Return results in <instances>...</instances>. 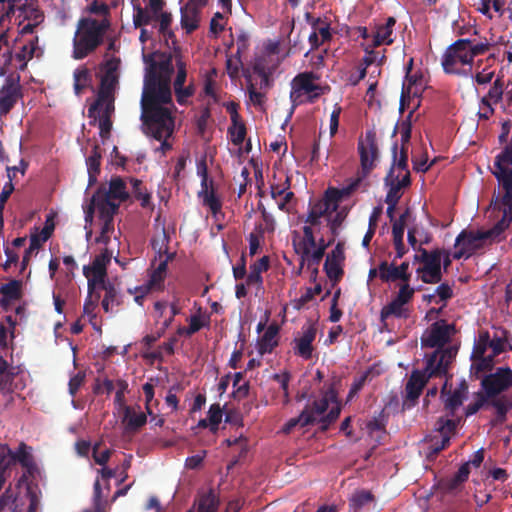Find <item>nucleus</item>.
<instances>
[{"mask_svg": "<svg viewBox=\"0 0 512 512\" xmlns=\"http://www.w3.org/2000/svg\"><path fill=\"white\" fill-rule=\"evenodd\" d=\"M144 61L148 66L141 97V118L152 137L162 140L169 138L174 129L172 112L163 106L172 105L173 56L171 53L157 51L144 56Z\"/></svg>", "mask_w": 512, "mask_h": 512, "instance_id": "f257e3e1", "label": "nucleus"}, {"mask_svg": "<svg viewBox=\"0 0 512 512\" xmlns=\"http://www.w3.org/2000/svg\"><path fill=\"white\" fill-rule=\"evenodd\" d=\"M493 212H502V217L494 226L486 231H466L463 230L455 240V246L460 248L454 252L453 258L459 260L463 257L468 258L477 250L483 247L484 241L499 242L503 239L504 232L512 225V198L510 201H504L503 194L493 195L489 205Z\"/></svg>", "mask_w": 512, "mask_h": 512, "instance_id": "f03ea898", "label": "nucleus"}, {"mask_svg": "<svg viewBox=\"0 0 512 512\" xmlns=\"http://www.w3.org/2000/svg\"><path fill=\"white\" fill-rule=\"evenodd\" d=\"M110 20H97L92 17H81L77 22L73 38L72 57L82 60L93 53L104 41V36L110 28Z\"/></svg>", "mask_w": 512, "mask_h": 512, "instance_id": "7ed1b4c3", "label": "nucleus"}, {"mask_svg": "<svg viewBox=\"0 0 512 512\" xmlns=\"http://www.w3.org/2000/svg\"><path fill=\"white\" fill-rule=\"evenodd\" d=\"M440 351L431 353L426 359V365L423 370H413L405 386L406 398L415 401L419 398L423 388L428 380L433 377H442L447 375V363L455 354L453 349L444 351L441 359L436 363V356Z\"/></svg>", "mask_w": 512, "mask_h": 512, "instance_id": "20e7f679", "label": "nucleus"}, {"mask_svg": "<svg viewBox=\"0 0 512 512\" xmlns=\"http://www.w3.org/2000/svg\"><path fill=\"white\" fill-rule=\"evenodd\" d=\"M37 505V494L29 486L26 474L10 484L0 497V512H35Z\"/></svg>", "mask_w": 512, "mask_h": 512, "instance_id": "39448f33", "label": "nucleus"}, {"mask_svg": "<svg viewBox=\"0 0 512 512\" xmlns=\"http://www.w3.org/2000/svg\"><path fill=\"white\" fill-rule=\"evenodd\" d=\"M454 333L455 326L453 324H448L445 320H439L432 323L421 337L422 347L435 348L433 353L440 351V353L436 356V363H438L439 359H441L444 351L448 349L454 350L455 354L453 353V357L447 363V371L449 370L450 365L458 353V348L456 346H445L447 343H449L450 338Z\"/></svg>", "mask_w": 512, "mask_h": 512, "instance_id": "423d86ee", "label": "nucleus"}, {"mask_svg": "<svg viewBox=\"0 0 512 512\" xmlns=\"http://www.w3.org/2000/svg\"><path fill=\"white\" fill-rule=\"evenodd\" d=\"M120 59L111 58L103 65L104 74L101 77L100 87L96 101L88 108V117L93 118V123L96 122L99 108L106 99L114 98L116 86L118 84V68Z\"/></svg>", "mask_w": 512, "mask_h": 512, "instance_id": "0eeeda50", "label": "nucleus"}, {"mask_svg": "<svg viewBox=\"0 0 512 512\" xmlns=\"http://www.w3.org/2000/svg\"><path fill=\"white\" fill-rule=\"evenodd\" d=\"M493 175L503 189L504 201L512 198V135L502 151L494 159Z\"/></svg>", "mask_w": 512, "mask_h": 512, "instance_id": "6e6552de", "label": "nucleus"}, {"mask_svg": "<svg viewBox=\"0 0 512 512\" xmlns=\"http://www.w3.org/2000/svg\"><path fill=\"white\" fill-rule=\"evenodd\" d=\"M457 424L458 418L438 419V421L435 423L434 431L425 438V444L427 445L428 449L427 456L429 458L437 455L448 445Z\"/></svg>", "mask_w": 512, "mask_h": 512, "instance_id": "1a4fd4ad", "label": "nucleus"}, {"mask_svg": "<svg viewBox=\"0 0 512 512\" xmlns=\"http://www.w3.org/2000/svg\"><path fill=\"white\" fill-rule=\"evenodd\" d=\"M341 388V379L333 377L329 384H325L320 390V399L315 400L313 409L317 414L325 416H339L342 409L341 401L338 398V391Z\"/></svg>", "mask_w": 512, "mask_h": 512, "instance_id": "9d476101", "label": "nucleus"}, {"mask_svg": "<svg viewBox=\"0 0 512 512\" xmlns=\"http://www.w3.org/2000/svg\"><path fill=\"white\" fill-rule=\"evenodd\" d=\"M470 39H458L447 47L442 56V67L447 74H460L455 68L457 63L472 65L473 60L469 49Z\"/></svg>", "mask_w": 512, "mask_h": 512, "instance_id": "9b49d317", "label": "nucleus"}, {"mask_svg": "<svg viewBox=\"0 0 512 512\" xmlns=\"http://www.w3.org/2000/svg\"><path fill=\"white\" fill-rule=\"evenodd\" d=\"M358 153L360 157V170L358 173L366 178L375 169L379 160V148L374 131H366L364 138L359 139Z\"/></svg>", "mask_w": 512, "mask_h": 512, "instance_id": "f8f14e48", "label": "nucleus"}, {"mask_svg": "<svg viewBox=\"0 0 512 512\" xmlns=\"http://www.w3.org/2000/svg\"><path fill=\"white\" fill-rule=\"evenodd\" d=\"M130 198L124 180L119 177H112L109 182V187L100 186L94 193V200H100L99 207H107L110 205L118 212L121 202H125Z\"/></svg>", "mask_w": 512, "mask_h": 512, "instance_id": "ddd939ff", "label": "nucleus"}, {"mask_svg": "<svg viewBox=\"0 0 512 512\" xmlns=\"http://www.w3.org/2000/svg\"><path fill=\"white\" fill-rule=\"evenodd\" d=\"M23 97L20 76L10 74L6 76L0 88V117L6 116Z\"/></svg>", "mask_w": 512, "mask_h": 512, "instance_id": "4468645a", "label": "nucleus"}, {"mask_svg": "<svg viewBox=\"0 0 512 512\" xmlns=\"http://www.w3.org/2000/svg\"><path fill=\"white\" fill-rule=\"evenodd\" d=\"M317 78L318 77L313 72H304L295 76L291 83V101L295 104L298 103L302 92L309 95L310 102L320 97L324 91L320 85L314 83V80Z\"/></svg>", "mask_w": 512, "mask_h": 512, "instance_id": "2eb2a0df", "label": "nucleus"}, {"mask_svg": "<svg viewBox=\"0 0 512 512\" xmlns=\"http://www.w3.org/2000/svg\"><path fill=\"white\" fill-rule=\"evenodd\" d=\"M482 388L488 397L494 398L503 391L512 387V370L509 367H499L494 373L486 375L482 382Z\"/></svg>", "mask_w": 512, "mask_h": 512, "instance_id": "dca6fc26", "label": "nucleus"}, {"mask_svg": "<svg viewBox=\"0 0 512 512\" xmlns=\"http://www.w3.org/2000/svg\"><path fill=\"white\" fill-rule=\"evenodd\" d=\"M112 254L108 249H104L96 255L90 266L83 267V274L88 279V288L94 291L97 283L103 282L107 277V265L111 261Z\"/></svg>", "mask_w": 512, "mask_h": 512, "instance_id": "f3484780", "label": "nucleus"}, {"mask_svg": "<svg viewBox=\"0 0 512 512\" xmlns=\"http://www.w3.org/2000/svg\"><path fill=\"white\" fill-rule=\"evenodd\" d=\"M492 406L496 409L497 416H505L508 410L512 407V400L504 397L498 399H490L487 394L478 392L474 395L473 401L466 407L465 416H472L476 414L481 408Z\"/></svg>", "mask_w": 512, "mask_h": 512, "instance_id": "a211bd4d", "label": "nucleus"}, {"mask_svg": "<svg viewBox=\"0 0 512 512\" xmlns=\"http://www.w3.org/2000/svg\"><path fill=\"white\" fill-rule=\"evenodd\" d=\"M443 250L434 249L430 257L419 267L416 272L421 274V280L426 284H436L442 280V258Z\"/></svg>", "mask_w": 512, "mask_h": 512, "instance_id": "6ab92c4d", "label": "nucleus"}, {"mask_svg": "<svg viewBox=\"0 0 512 512\" xmlns=\"http://www.w3.org/2000/svg\"><path fill=\"white\" fill-rule=\"evenodd\" d=\"M384 185L388 187L385 200L399 202L403 195V189L411 185L410 171L403 175H393V167H390L384 178Z\"/></svg>", "mask_w": 512, "mask_h": 512, "instance_id": "aec40b11", "label": "nucleus"}, {"mask_svg": "<svg viewBox=\"0 0 512 512\" xmlns=\"http://www.w3.org/2000/svg\"><path fill=\"white\" fill-rule=\"evenodd\" d=\"M317 329L314 324L309 323L302 327V335L293 340L295 346L293 347L294 354L309 360L312 358L314 347L313 342L316 338Z\"/></svg>", "mask_w": 512, "mask_h": 512, "instance_id": "412c9836", "label": "nucleus"}, {"mask_svg": "<svg viewBox=\"0 0 512 512\" xmlns=\"http://www.w3.org/2000/svg\"><path fill=\"white\" fill-rule=\"evenodd\" d=\"M468 396V384L462 380L454 390L446 392V384L441 390V397L447 411L454 414Z\"/></svg>", "mask_w": 512, "mask_h": 512, "instance_id": "4be33fe9", "label": "nucleus"}, {"mask_svg": "<svg viewBox=\"0 0 512 512\" xmlns=\"http://www.w3.org/2000/svg\"><path fill=\"white\" fill-rule=\"evenodd\" d=\"M411 211L407 208L392 226L393 243L396 250L395 260L401 259L407 252L404 245V230L407 222L410 221Z\"/></svg>", "mask_w": 512, "mask_h": 512, "instance_id": "5701e85b", "label": "nucleus"}, {"mask_svg": "<svg viewBox=\"0 0 512 512\" xmlns=\"http://www.w3.org/2000/svg\"><path fill=\"white\" fill-rule=\"evenodd\" d=\"M99 207V218L103 222L100 235L96 238L97 243L107 245L110 242V234L114 231V215L116 214L115 208L107 205Z\"/></svg>", "mask_w": 512, "mask_h": 512, "instance_id": "b1692460", "label": "nucleus"}, {"mask_svg": "<svg viewBox=\"0 0 512 512\" xmlns=\"http://www.w3.org/2000/svg\"><path fill=\"white\" fill-rule=\"evenodd\" d=\"M396 24L394 17H388L385 24L378 25L376 31L372 35V47H379L381 45H391L393 43L392 33L393 27Z\"/></svg>", "mask_w": 512, "mask_h": 512, "instance_id": "393cba45", "label": "nucleus"}, {"mask_svg": "<svg viewBox=\"0 0 512 512\" xmlns=\"http://www.w3.org/2000/svg\"><path fill=\"white\" fill-rule=\"evenodd\" d=\"M39 38L33 36L15 53V59L20 62L19 70L24 71L27 68L28 62L35 56L38 47Z\"/></svg>", "mask_w": 512, "mask_h": 512, "instance_id": "a878e982", "label": "nucleus"}, {"mask_svg": "<svg viewBox=\"0 0 512 512\" xmlns=\"http://www.w3.org/2000/svg\"><path fill=\"white\" fill-rule=\"evenodd\" d=\"M173 258L174 254H170L166 258L161 259L158 266L154 268L149 274V280L147 282L149 283L150 287L154 288V290H163L168 262L173 260Z\"/></svg>", "mask_w": 512, "mask_h": 512, "instance_id": "bb28decb", "label": "nucleus"}, {"mask_svg": "<svg viewBox=\"0 0 512 512\" xmlns=\"http://www.w3.org/2000/svg\"><path fill=\"white\" fill-rule=\"evenodd\" d=\"M128 382L124 379H118L116 381V392L114 398V405L118 409L119 413L123 411L122 416H137L135 413H131V409L126 405L125 394L128 392ZM138 416H146L143 413L138 414Z\"/></svg>", "mask_w": 512, "mask_h": 512, "instance_id": "cd10ccee", "label": "nucleus"}, {"mask_svg": "<svg viewBox=\"0 0 512 512\" xmlns=\"http://www.w3.org/2000/svg\"><path fill=\"white\" fill-rule=\"evenodd\" d=\"M16 7L20 12L19 17L24 21L33 22L34 26H39L44 21V13L33 3V0L25 1L24 4Z\"/></svg>", "mask_w": 512, "mask_h": 512, "instance_id": "c85d7f7f", "label": "nucleus"}, {"mask_svg": "<svg viewBox=\"0 0 512 512\" xmlns=\"http://www.w3.org/2000/svg\"><path fill=\"white\" fill-rule=\"evenodd\" d=\"M425 88L424 75L421 71L410 73L405 75V80L402 85V89L413 94V97H421L422 92Z\"/></svg>", "mask_w": 512, "mask_h": 512, "instance_id": "c756f323", "label": "nucleus"}, {"mask_svg": "<svg viewBox=\"0 0 512 512\" xmlns=\"http://www.w3.org/2000/svg\"><path fill=\"white\" fill-rule=\"evenodd\" d=\"M19 373V368L11 366L0 357V391L10 392L13 390V379Z\"/></svg>", "mask_w": 512, "mask_h": 512, "instance_id": "7c9ffc66", "label": "nucleus"}, {"mask_svg": "<svg viewBox=\"0 0 512 512\" xmlns=\"http://www.w3.org/2000/svg\"><path fill=\"white\" fill-rule=\"evenodd\" d=\"M300 256V264L297 274H301L302 269L305 264H307L308 268H314L315 274H318V266L322 261L324 256V247L318 246L316 249L312 251V249H307V254H298Z\"/></svg>", "mask_w": 512, "mask_h": 512, "instance_id": "2f4dec72", "label": "nucleus"}, {"mask_svg": "<svg viewBox=\"0 0 512 512\" xmlns=\"http://www.w3.org/2000/svg\"><path fill=\"white\" fill-rule=\"evenodd\" d=\"M239 119V113L234 108L233 111H231L232 126L228 128V133L230 134L231 141L235 146L242 145L246 137L245 124Z\"/></svg>", "mask_w": 512, "mask_h": 512, "instance_id": "473e14b6", "label": "nucleus"}, {"mask_svg": "<svg viewBox=\"0 0 512 512\" xmlns=\"http://www.w3.org/2000/svg\"><path fill=\"white\" fill-rule=\"evenodd\" d=\"M269 268V258L267 256H263L256 262L250 265L249 274L246 277V284L248 286L262 284L263 278L262 273L267 271Z\"/></svg>", "mask_w": 512, "mask_h": 512, "instance_id": "72a5a7b5", "label": "nucleus"}, {"mask_svg": "<svg viewBox=\"0 0 512 512\" xmlns=\"http://www.w3.org/2000/svg\"><path fill=\"white\" fill-rule=\"evenodd\" d=\"M278 334V327L276 325H270L261 339L258 342V351L261 355L271 353L273 349L278 345L276 336Z\"/></svg>", "mask_w": 512, "mask_h": 512, "instance_id": "f704fd0d", "label": "nucleus"}, {"mask_svg": "<svg viewBox=\"0 0 512 512\" xmlns=\"http://www.w3.org/2000/svg\"><path fill=\"white\" fill-rule=\"evenodd\" d=\"M303 237L296 242L293 241L294 250L297 254H307V249L315 248L317 245L314 231L311 226H303Z\"/></svg>", "mask_w": 512, "mask_h": 512, "instance_id": "c9c22d12", "label": "nucleus"}, {"mask_svg": "<svg viewBox=\"0 0 512 512\" xmlns=\"http://www.w3.org/2000/svg\"><path fill=\"white\" fill-rule=\"evenodd\" d=\"M100 160L101 151L99 145L96 144L93 146L91 154L86 160L90 185L96 181V176L100 172Z\"/></svg>", "mask_w": 512, "mask_h": 512, "instance_id": "e433bc0d", "label": "nucleus"}, {"mask_svg": "<svg viewBox=\"0 0 512 512\" xmlns=\"http://www.w3.org/2000/svg\"><path fill=\"white\" fill-rule=\"evenodd\" d=\"M130 184L132 186V195L138 201L143 208H148L151 205V195L147 191L143 182L137 178H130Z\"/></svg>", "mask_w": 512, "mask_h": 512, "instance_id": "4c0bfd02", "label": "nucleus"}, {"mask_svg": "<svg viewBox=\"0 0 512 512\" xmlns=\"http://www.w3.org/2000/svg\"><path fill=\"white\" fill-rule=\"evenodd\" d=\"M74 79V92L77 96H80L84 89H86L91 83V74L88 68L81 67L77 68L73 73Z\"/></svg>", "mask_w": 512, "mask_h": 512, "instance_id": "58836bf2", "label": "nucleus"}, {"mask_svg": "<svg viewBox=\"0 0 512 512\" xmlns=\"http://www.w3.org/2000/svg\"><path fill=\"white\" fill-rule=\"evenodd\" d=\"M329 209L328 202H318L310 207L307 217L305 219V223L307 226H317L321 223V218L327 213Z\"/></svg>", "mask_w": 512, "mask_h": 512, "instance_id": "ea45409f", "label": "nucleus"}, {"mask_svg": "<svg viewBox=\"0 0 512 512\" xmlns=\"http://www.w3.org/2000/svg\"><path fill=\"white\" fill-rule=\"evenodd\" d=\"M198 196L202 199L203 205L207 206L212 214L216 215L221 211L222 203L220 199L216 196L213 189L208 190V186L205 188H201L198 193Z\"/></svg>", "mask_w": 512, "mask_h": 512, "instance_id": "a19ab883", "label": "nucleus"}, {"mask_svg": "<svg viewBox=\"0 0 512 512\" xmlns=\"http://www.w3.org/2000/svg\"><path fill=\"white\" fill-rule=\"evenodd\" d=\"M404 305L405 303H402L398 299L394 298L390 303L381 309V321H385L390 316H395L397 318L407 317Z\"/></svg>", "mask_w": 512, "mask_h": 512, "instance_id": "79ce46f5", "label": "nucleus"}, {"mask_svg": "<svg viewBox=\"0 0 512 512\" xmlns=\"http://www.w3.org/2000/svg\"><path fill=\"white\" fill-rule=\"evenodd\" d=\"M397 152H398V144L394 143L392 146L393 161H392V165H391V167H393V175H395V169L403 171L404 173L409 171L407 148L402 147L399 156H398Z\"/></svg>", "mask_w": 512, "mask_h": 512, "instance_id": "37998d69", "label": "nucleus"}, {"mask_svg": "<svg viewBox=\"0 0 512 512\" xmlns=\"http://www.w3.org/2000/svg\"><path fill=\"white\" fill-rule=\"evenodd\" d=\"M507 333L508 332L503 329L500 335L496 334L493 338L489 337V348L492 349L493 356H498L508 349L512 350V346L507 342Z\"/></svg>", "mask_w": 512, "mask_h": 512, "instance_id": "c03bdc74", "label": "nucleus"}, {"mask_svg": "<svg viewBox=\"0 0 512 512\" xmlns=\"http://www.w3.org/2000/svg\"><path fill=\"white\" fill-rule=\"evenodd\" d=\"M0 293L2 296L9 298L13 301L19 300L22 298V281L12 279L8 283L3 284L0 287Z\"/></svg>", "mask_w": 512, "mask_h": 512, "instance_id": "a18cd8bd", "label": "nucleus"}, {"mask_svg": "<svg viewBox=\"0 0 512 512\" xmlns=\"http://www.w3.org/2000/svg\"><path fill=\"white\" fill-rule=\"evenodd\" d=\"M379 278L385 283L401 280L396 265L394 263H388L387 261H382L379 264Z\"/></svg>", "mask_w": 512, "mask_h": 512, "instance_id": "49530a36", "label": "nucleus"}, {"mask_svg": "<svg viewBox=\"0 0 512 512\" xmlns=\"http://www.w3.org/2000/svg\"><path fill=\"white\" fill-rule=\"evenodd\" d=\"M169 240L170 238L165 228L162 229L161 234L158 237H154L151 240L152 248L155 250L160 260L162 259L163 256H165L166 258L168 255L171 254L168 251Z\"/></svg>", "mask_w": 512, "mask_h": 512, "instance_id": "de8ad7c7", "label": "nucleus"}, {"mask_svg": "<svg viewBox=\"0 0 512 512\" xmlns=\"http://www.w3.org/2000/svg\"><path fill=\"white\" fill-rule=\"evenodd\" d=\"M97 287L105 291L104 299L111 302L112 305L119 306L121 304V295L119 290L113 283L108 280L97 283Z\"/></svg>", "mask_w": 512, "mask_h": 512, "instance_id": "09e8293b", "label": "nucleus"}, {"mask_svg": "<svg viewBox=\"0 0 512 512\" xmlns=\"http://www.w3.org/2000/svg\"><path fill=\"white\" fill-rule=\"evenodd\" d=\"M155 19L159 20L158 31L166 39L174 38V32L170 29L172 23V15L169 12L161 11Z\"/></svg>", "mask_w": 512, "mask_h": 512, "instance_id": "8fccbe9b", "label": "nucleus"}, {"mask_svg": "<svg viewBox=\"0 0 512 512\" xmlns=\"http://www.w3.org/2000/svg\"><path fill=\"white\" fill-rule=\"evenodd\" d=\"M155 15L142 8L139 4L134 6L133 24L136 28L150 24L155 20Z\"/></svg>", "mask_w": 512, "mask_h": 512, "instance_id": "3c124183", "label": "nucleus"}, {"mask_svg": "<svg viewBox=\"0 0 512 512\" xmlns=\"http://www.w3.org/2000/svg\"><path fill=\"white\" fill-rule=\"evenodd\" d=\"M243 67L241 56L233 54L227 57L226 60V72L232 81L240 78V70Z\"/></svg>", "mask_w": 512, "mask_h": 512, "instance_id": "603ef678", "label": "nucleus"}, {"mask_svg": "<svg viewBox=\"0 0 512 512\" xmlns=\"http://www.w3.org/2000/svg\"><path fill=\"white\" fill-rule=\"evenodd\" d=\"M504 93V81L502 78L498 77L490 87L488 93L483 98H487L488 103H499L503 98Z\"/></svg>", "mask_w": 512, "mask_h": 512, "instance_id": "864d4df0", "label": "nucleus"}, {"mask_svg": "<svg viewBox=\"0 0 512 512\" xmlns=\"http://www.w3.org/2000/svg\"><path fill=\"white\" fill-rule=\"evenodd\" d=\"M247 92L250 102L257 108L264 110V106L267 100L266 93L263 90L258 91L254 83L247 85Z\"/></svg>", "mask_w": 512, "mask_h": 512, "instance_id": "5fc2aeb1", "label": "nucleus"}, {"mask_svg": "<svg viewBox=\"0 0 512 512\" xmlns=\"http://www.w3.org/2000/svg\"><path fill=\"white\" fill-rule=\"evenodd\" d=\"M324 271L327 277L333 281H339L343 276V269L341 263L332 260V258H326L324 263Z\"/></svg>", "mask_w": 512, "mask_h": 512, "instance_id": "6e6d98bb", "label": "nucleus"}, {"mask_svg": "<svg viewBox=\"0 0 512 512\" xmlns=\"http://www.w3.org/2000/svg\"><path fill=\"white\" fill-rule=\"evenodd\" d=\"M181 25L187 30L192 32L198 27L197 13L195 11L187 10V7L181 10Z\"/></svg>", "mask_w": 512, "mask_h": 512, "instance_id": "4d7b16f0", "label": "nucleus"}, {"mask_svg": "<svg viewBox=\"0 0 512 512\" xmlns=\"http://www.w3.org/2000/svg\"><path fill=\"white\" fill-rule=\"evenodd\" d=\"M312 29L317 30L321 42L325 43L332 39L330 24L321 20V18L313 19L311 22Z\"/></svg>", "mask_w": 512, "mask_h": 512, "instance_id": "13d9d810", "label": "nucleus"}, {"mask_svg": "<svg viewBox=\"0 0 512 512\" xmlns=\"http://www.w3.org/2000/svg\"><path fill=\"white\" fill-rule=\"evenodd\" d=\"M489 348V332L482 331L475 342L471 357H482Z\"/></svg>", "mask_w": 512, "mask_h": 512, "instance_id": "bf43d9fd", "label": "nucleus"}, {"mask_svg": "<svg viewBox=\"0 0 512 512\" xmlns=\"http://www.w3.org/2000/svg\"><path fill=\"white\" fill-rule=\"evenodd\" d=\"M420 101L417 102V104L414 106V108L409 112L407 115L406 120H404L401 123V142L402 147H405V145L410 141L411 138V131H412V125H411V118L413 116V113L415 110L419 107Z\"/></svg>", "mask_w": 512, "mask_h": 512, "instance_id": "052dcab7", "label": "nucleus"}, {"mask_svg": "<svg viewBox=\"0 0 512 512\" xmlns=\"http://www.w3.org/2000/svg\"><path fill=\"white\" fill-rule=\"evenodd\" d=\"M495 357L496 356H493V354L488 355V356L483 355L482 357H471V360L473 361L472 367L477 372H484V371L491 370L494 365Z\"/></svg>", "mask_w": 512, "mask_h": 512, "instance_id": "680f3d73", "label": "nucleus"}, {"mask_svg": "<svg viewBox=\"0 0 512 512\" xmlns=\"http://www.w3.org/2000/svg\"><path fill=\"white\" fill-rule=\"evenodd\" d=\"M365 421L361 423V425H365V428H362L363 434L366 433L368 436L378 438L380 433L382 432V423L377 418H365Z\"/></svg>", "mask_w": 512, "mask_h": 512, "instance_id": "e2e57ef3", "label": "nucleus"}, {"mask_svg": "<svg viewBox=\"0 0 512 512\" xmlns=\"http://www.w3.org/2000/svg\"><path fill=\"white\" fill-rule=\"evenodd\" d=\"M93 292L88 289V296L85 299L84 305H83V312L85 315L90 317V320L96 317L94 311L98 305V301L100 299V295L96 294L93 296Z\"/></svg>", "mask_w": 512, "mask_h": 512, "instance_id": "0e129e2a", "label": "nucleus"}, {"mask_svg": "<svg viewBox=\"0 0 512 512\" xmlns=\"http://www.w3.org/2000/svg\"><path fill=\"white\" fill-rule=\"evenodd\" d=\"M176 67H177V74L173 83V87L175 88H181L182 85L185 84L186 78H187V70H186V64L183 62L182 57L176 56Z\"/></svg>", "mask_w": 512, "mask_h": 512, "instance_id": "69168bd1", "label": "nucleus"}, {"mask_svg": "<svg viewBox=\"0 0 512 512\" xmlns=\"http://www.w3.org/2000/svg\"><path fill=\"white\" fill-rule=\"evenodd\" d=\"M100 445L101 443L100 442H96L93 447H92V455H93V459L94 461L101 465V466H104L109 458H110V455H111V450L110 449H104V450H100Z\"/></svg>", "mask_w": 512, "mask_h": 512, "instance_id": "338daca9", "label": "nucleus"}, {"mask_svg": "<svg viewBox=\"0 0 512 512\" xmlns=\"http://www.w3.org/2000/svg\"><path fill=\"white\" fill-rule=\"evenodd\" d=\"M372 500V494L369 491L361 490L354 493L350 499L353 508H360Z\"/></svg>", "mask_w": 512, "mask_h": 512, "instance_id": "774afa93", "label": "nucleus"}]
</instances>
